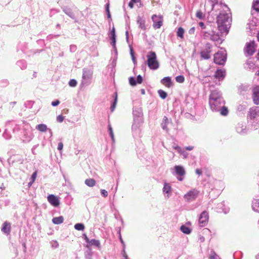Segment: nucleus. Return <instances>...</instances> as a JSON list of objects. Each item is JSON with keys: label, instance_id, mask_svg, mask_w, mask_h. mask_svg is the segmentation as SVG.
Returning a JSON list of instances; mask_svg holds the SVG:
<instances>
[{"label": "nucleus", "instance_id": "obj_1", "mask_svg": "<svg viewBox=\"0 0 259 259\" xmlns=\"http://www.w3.org/2000/svg\"><path fill=\"white\" fill-rule=\"evenodd\" d=\"M221 11L217 17L219 29L221 32L227 33L230 27L231 17L229 8L225 5H221Z\"/></svg>", "mask_w": 259, "mask_h": 259}, {"label": "nucleus", "instance_id": "obj_2", "mask_svg": "<svg viewBox=\"0 0 259 259\" xmlns=\"http://www.w3.org/2000/svg\"><path fill=\"white\" fill-rule=\"evenodd\" d=\"M225 105L222 93L218 90L211 91L209 96V105L213 112H218Z\"/></svg>", "mask_w": 259, "mask_h": 259}, {"label": "nucleus", "instance_id": "obj_3", "mask_svg": "<svg viewBox=\"0 0 259 259\" xmlns=\"http://www.w3.org/2000/svg\"><path fill=\"white\" fill-rule=\"evenodd\" d=\"M133 123L132 129L134 136H139L141 133L140 127L143 123V114L141 108H134L133 111Z\"/></svg>", "mask_w": 259, "mask_h": 259}, {"label": "nucleus", "instance_id": "obj_4", "mask_svg": "<svg viewBox=\"0 0 259 259\" xmlns=\"http://www.w3.org/2000/svg\"><path fill=\"white\" fill-rule=\"evenodd\" d=\"M146 57L147 59V64L150 69L157 70L159 68V63L155 52L152 51L148 52Z\"/></svg>", "mask_w": 259, "mask_h": 259}, {"label": "nucleus", "instance_id": "obj_5", "mask_svg": "<svg viewBox=\"0 0 259 259\" xmlns=\"http://www.w3.org/2000/svg\"><path fill=\"white\" fill-rule=\"evenodd\" d=\"M204 38L206 39H210L215 42V45H219L222 43L219 35L212 30H208L202 32Z\"/></svg>", "mask_w": 259, "mask_h": 259}, {"label": "nucleus", "instance_id": "obj_6", "mask_svg": "<svg viewBox=\"0 0 259 259\" xmlns=\"http://www.w3.org/2000/svg\"><path fill=\"white\" fill-rule=\"evenodd\" d=\"M227 59V53L226 50L221 48L214 55V62L217 64L223 65Z\"/></svg>", "mask_w": 259, "mask_h": 259}, {"label": "nucleus", "instance_id": "obj_7", "mask_svg": "<svg viewBox=\"0 0 259 259\" xmlns=\"http://www.w3.org/2000/svg\"><path fill=\"white\" fill-rule=\"evenodd\" d=\"M34 137L32 133L31 127L29 124L26 125V127L24 128L23 135L22 136L21 140L24 143L30 142Z\"/></svg>", "mask_w": 259, "mask_h": 259}, {"label": "nucleus", "instance_id": "obj_8", "mask_svg": "<svg viewBox=\"0 0 259 259\" xmlns=\"http://www.w3.org/2000/svg\"><path fill=\"white\" fill-rule=\"evenodd\" d=\"M172 173L174 175L177 176V178L179 181H182L184 180L186 171L183 166L176 165L174 166V171Z\"/></svg>", "mask_w": 259, "mask_h": 259}, {"label": "nucleus", "instance_id": "obj_9", "mask_svg": "<svg viewBox=\"0 0 259 259\" xmlns=\"http://www.w3.org/2000/svg\"><path fill=\"white\" fill-rule=\"evenodd\" d=\"M199 194V191L197 189H193L184 195V198L187 201H192L197 198Z\"/></svg>", "mask_w": 259, "mask_h": 259}, {"label": "nucleus", "instance_id": "obj_10", "mask_svg": "<svg viewBox=\"0 0 259 259\" xmlns=\"http://www.w3.org/2000/svg\"><path fill=\"white\" fill-rule=\"evenodd\" d=\"M93 75V71L91 69H84L82 76L81 83L87 85L90 83Z\"/></svg>", "mask_w": 259, "mask_h": 259}, {"label": "nucleus", "instance_id": "obj_11", "mask_svg": "<svg viewBox=\"0 0 259 259\" xmlns=\"http://www.w3.org/2000/svg\"><path fill=\"white\" fill-rule=\"evenodd\" d=\"M209 219L208 213L206 211H203L199 218L198 224L200 227H203L208 223Z\"/></svg>", "mask_w": 259, "mask_h": 259}, {"label": "nucleus", "instance_id": "obj_12", "mask_svg": "<svg viewBox=\"0 0 259 259\" xmlns=\"http://www.w3.org/2000/svg\"><path fill=\"white\" fill-rule=\"evenodd\" d=\"M255 51V45L254 41H250L246 44L244 52L246 55L251 56Z\"/></svg>", "mask_w": 259, "mask_h": 259}, {"label": "nucleus", "instance_id": "obj_13", "mask_svg": "<svg viewBox=\"0 0 259 259\" xmlns=\"http://www.w3.org/2000/svg\"><path fill=\"white\" fill-rule=\"evenodd\" d=\"M152 20L153 22V27L155 29L160 28L162 25L163 19L161 15H153L152 16Z\"/></svg>", "mask_w": 259, "mask_h": 259}, {"label": "nucleus", "instance_id": "obj_14", "mask_svg": "<svg viewBox=\"0 0 259 259\" xmlns=\"http://www.w3.org/2000/svg\"><path fill=\"white\" fill-rule=\"evenodd\" d=\"M162 193L165 198L168 199L170 197L172 193V188L169 183L166 182L164 183Z\"/></svg>", "mask_w": 259, "mask_h": 259}, {"label": "nucleus", "instance_id": "obj_15", "mask_svg": "<svg viewBox=\"0 0 259 259\" xmlns=\"http://www.w3.org/2000/svg\"><path fill=\"white\" fill-rule=\"evenodd\" d=\"M252 98L254 104H259V86H255L252 88Z\"/></svg>", "mask_w": 259, "mask_h": 259}, {"label": "nucleus", "instance_id": "obj_16", "mask_svg": "<svg viewBox=\"0 0 259 259\" xmlns=\"http://www.w3.org/2000/svg\"><path fill=\"white\" fill-rule=\"evenodd\" d=\"M47 199L49 202L54 207H57L60 204L59 198L53 194L49 195Z\"/></svg>", "mask_w": 259, "mask_h": 259}, {"label": "nucleus", "instance_id": "obj_17", "mask_svg": "<svg viewBox=\"0 0 259 259\" xmlns=\"http://www.w3.org/2000/svg\"><path fill=\"white\" fill-rule=\"evenodd\" d=\"M226 75V70L224 69H217L215 72L214 77L219 81L224 79Z\"/></svg>", "mask_w": 259, "mask_h": 259}, {"label": "nucleus", "instance_id": "obj_18", "mask_svg": "<svg viewBox=\"0 0 259 259\" xmlns=\"http://www.w3.org/2000/svg\"><path fill=\"white\" fill-rule=\"evenodd\" d=\"M211 46L209 44L206 45V51H203L200 53L201 57L204 59H208L210 58Z\"/></svg>", "mask_w": 259, "mask_h": 259}, {"label": "nucleus", "instance_id": "obj_19", "mask_svg": "<svg viewBox=\"0 0 259 259\" xmlns=\"http://www.w3.org/2000/svg\"><path fill=\"white\" fill-rule=\"evenodd\" d=\"M236 130L237 132L241 135L245 134L247 132L246 126L242 123H238L236 125Z\"/></svg>", "mask_w": 259, "mask_h": 259}, {"label": "nucleus", "instance_id": "obj_20", "mask_svg": "<svg viewBox=\"0 0 259 259\" xmlns=\"http://www.w3.org/2000/svg\"><path fill=\"white\" fill-rule=\"evenodd\" d=\"M172 148L176 150L177 152L182 156L183 158H186L188 157V153L185 151V150L182 149L181 147L178 146L174 145L172 146Z\"/></svg>", "mask_w": 259, "mask_h": 259}, {"label": "nucleus", "instance_id": "obj_21", "mask_svg": "<svg viewBox=\"0 0 259 259\" xmlns=\"http://www.w3.org/2000/svg\"><path fill=\"white\" fill-rule=\"evenodd\" d=\"M2 231L5 234L8 235L11 232V224L10 223L5 222L3 224L2 228Z\"/></svg>", "mask_w": 259, "mask_h": 259}, {"label": "nucleus", "instance_id": "obj_22", "mask_svg": "<svg viewBox=\"0 0 259 259\" xmlns=\"http://www.w3.org/2000/svg\"><path fill=\"white\" fill-rule=\"evenodd\" d=\"M161 83L168 88L170 87L172 85L171 78L169 77H164L163 79H161Z\"/></svg>", "mask_w": 259, "mask_h": 259}, {"label": "nucleus", "instance_id": "obj_23", "mask_svg": "<svg viewBox=\"0 0 259 259\" xmlns=\"http://www.w3.org/2000/svg\"><path fill=\"white\" fill-rule=\"evenodd\" d=\"M137 23L139 24V27L141 29L143 30H145L146 29L145 20L140 16H138L137 18Z\"/></svg>", "mask_w": 259, "mask_h": 259}, {"label": "nucleus", "instance_id": "obj_24", "mask_svg": "<svg viewBox=\"0 0 259 259\" xmlns=\"http://www.w3.org/2000/svg\"><path fill=\"white\" fill-rule=\"evenodd\" d=\"M209 2L212 7L211 10H214L215 7H218V9H221V5L223 4L219 3V0H209Z\"/></svg>", "mask_w": 259, "mask_h": 259}, {"label": "nucleus", "instance_id": "obj_25", "mask_svg": "<svg viewBox=\"0 0 259 259\" xmlns=\"http://www.w3.org/2000/svg\"><path fill=\"white\" fill-rule=\"evenodd\" d=\"M249 117L251 119H254L258 116L257 107L251 108L249 111Z\"/></svg>", "mask_w": 259, "mask_h": 259}, {"label": "nucleus", "instance_id": "obj_26", "mask_svg": "<svg viewBox=\"0 0 259 259\" xmlns=\"http://www.w3.org/2000/svg\"><path fill=\"white\" fill-rule=\"evenodd\" d=\"M91 246H95L98 247L99 248H100V242L99 240H96V239H91L90 241V243L88 245H87V247H89Z\"/></svg>", "mask_w": 259, "mask_h": 259}, {"label": "nucleus", "instance_id": "obj_27", "mask_svg": "<svg viewBox=\"0 0 259 259\" xmlns=\"http://www.w3.org/2000/svg\"><path fill=\"white\" fill-rule=\"evenodd\" d=\"M252 208L255 211H258L259 208V199H254L252 201Z\"/></svg>", "mask_w": 259, "mask_h": 259}, {"label": "nucleus", "instance_id": "obj_28", "mask_svg": "<svg viewBox=\"0 0 259 259\" xmlns=\"http://www.w3.org/2000/svg\"><path fill=\"white\" fill-rule=\"evenodd\" d=\"M84 183L90 187H93L96 185V181L93 179H87L85 180Z\"/></svg>", "mask_w": 259, "mask_h": 259}, {"label": "nucleus", "instance_id": "obj_29", "mask_svg": "<svg viewBox=\"0 0 259 259\" xmlns=\"http://www.w3.org/2000/svg\"><path fill=\"white\" fill-rule=\"evenodd\" d=\"M35 128L41 132H46L48 130L47 125L42 123L37 125Z\"/></svg>", "mask_w": 259, "mask_h": 259}, {"label": "nucleus", "instance_id": "obj_30", "mask_svg": "<svg viewBox=\"0 0 259 259\" xmlns=\"http://www.w3.org/2000/svg\"><path fill=\"white\" fill-rule=\"evenodd\" d=\"M64 221V218L62 216H59L58 217L54 218L52 220V222L54 224H61Z\"/></svg>", "mask_w": 259, "mask_h": 259}, {"label": "nucleus", "instance_id": "obj_31", "mask_svg": "<svg viewBox=\"0 0 259 259\" xmlns=\"http://www.w3.org/2000/svg\"><path fill=\"white\" fill-rule=\"evenodd\" d=\"M180 230L183 233L186 234H189L191 232V230L188 227L185 225L181 226L180 227Z\"/></svg>", "mask_w": 259, "mask_h": 259}, {"label": "nucleus", "instance_id": "obj_32", "mask_svg": "<svg viewBox=\"0 0 259 259\" xmlns=\"http://www.w3.org/2000/svg\"><path fill=\"white\" fill-rule=\"evenodd\" d=\"M167 123H168V118L166 116H164L163 118L162 122L161 123V126H162V128L164 130H165L166 131H168L167 128Z\"/></svg>", "mask_w": 259, "mask_h": 259}, {"label": "nucleus", "instance_id": "obj_33", "mask_svg": "<svg viewBox=\"0 0 259 259\" xmlns=\"http://www.w3.org/2000/svg\"><path fill=\"white\" fill-rule=\"evenodd\" d=\"M184 29L182 27H179L177 32V36L181 38H184Z\"/></svg>", "mask_w": 259, "mask_h": 259}, {"label": "nucleus", "instance_id": "obj_34", "mask_svg": "<svg viewBox=\"0 0 259 259\" xmlns=\"http://www.w3.org/2000/svg\"><path fill=\"white\" fill-rule=\"evenodd\" d=\"M218 112H220L221 114L223 116H226L228 113V109L225 106V105L223 106V107H221L220 110H219Z\"/></svg>", "mask_w": 259, "mask_h": 259}, {"label": "nucleus", "instance_id": "obj_35", "mask_svg": "<svg viewBox=\"0 0 259 259\" xmlns=\"http://www.w3.org/2000/svg\"><path fill=\"white\" fill-rule=\"evenodd\" d=\"M74 228L78 231H83L84 229V226L81 223H77L74 225Z\"/></svg>", "mask_w": 259, "mask_h": 259}, {"label": "nucleus", "instance_id": "obj_36", "mask_svg": "<svg viewBox=\"0 0 259 259\" xmlns=\"http://www.w3.org/2000/svg\"><path fill=\"white\" fill-rule=\"evenodd\" d=\"M17 64L22 69H25L26 68V62L24 60H21V61H18L17 63Z\"/></svg>", "mask_w": 259, "mask_h": 259}, {"label": "nucleus", "instance_id": "obj_37", "mask_svg": "<svg viewBox=\"0 0 259 259\" xmlns=\"http://www.w3.org/2000/svg\"><path fill=\"white\" fill-rule=\"evenodd\" d=\"M158 93L160 98H162V99H165L167 96V93L162 90H159L158 91Z\"/></svg>", "mask_w": 259, "mask_h": 259}, {"label": "nucleus", "instance_id": "obj_38", "mask_svg": "<svg viewBox=\"0 0 259 259\" xmlns=\"http://www.w3.org/2000/svg\"><path fill=\"white\" fill-rule=\"evenodd\" d=\"M109 36L110 39L116 38L115 29L114 27H112L110 33L109 34Z\"/></svg>", "mask_w": 259, "mask_h": 259}, {"label": "nucleus", "instance_id": "obj_39", "mask_svg": "<svg viewBox=\"0 0 259 259\" xmlns=\"http://www.w3.org/2000/svg\"><path fill=\"white\" fill-rule=\"evenodd\" d=\"M253 8L257 12H259V0H255L253 3Z\"/></svg>", "mask_w": 259, "mask_h": 259}, {"label": "nucleus", "instance_id": "obj_40", "mask_svg": "<svg viewBox=\"0 0 259 259\" xmlns=\"http://www.w3.org/2000/svg\"><path fill=\"white\" fill-rule=\"evenodd\" d=\"M209 259H220L219 256L213 251H211Z\"/></svg>", "mask_w": 259, "mask_h": 259}, {"label": "nucleus", "instance_id": "obj_41", "mask_svg": "<svg viewBox=\"0 0 259 259\" xmlns=\"http://www.w3.org/2000/svg\"><path fill=\"white\" fill-rule=\"evenodd\" d=\"M129 82L131 85L135 86L137 83L136 78L133 77H131L129 78Z\"/></svg>", "mask_w": 259, "mask_h": 259}, {"label": "nucleus", "instance_id": "obj_42", "mask_svg": "<svg viewBox=\"0 0 259 259\" xmlns=\"http://www.w3.org/2000/svg\"><path fill=\"white\" fill-rule=\"evenodd\" d=\"M116 103H117V95L116 94L114 101L113 102V103L111 106V108H110L111 112H113L114 110L116 105Z\"/></svg>", "mask_w": 259, "mask_h": 259}, {"label": "nucleus", "instance_id": "obj_43", "mask_svg": "<svg viewBox=\"0 0 259 259\" xmlns=\"http://www.w3.org/2000/svg\"><path fill=\"white\" fill-rule=\"evenodd\" d=\"M176 80L179 83H182L184 81V77L183 76L180 75L176 77Z\"/></svg>", "mask_w": 259, "mask_h": 259}, {"label": "nucleus", "instance_id": "obj_44", "mask_svg": "<svg viewBox=\"0 0 259 259\" xmlns=\"http://www.w3.org/2000/svg\"><path fill=\"white\" fill-rule=\"evenodd\" d=\"M51 246L53 248H57L59 246V243L56 240H53L51 242Z\"/></svg>", "mask_w": 259, "mask_h": 259}, {"label": "nucleus", "instance_id": "obj_45", "mask_svg": "<svg viewBox=\"0 0 259 259\" xmlns=\"http://www.w3.org/2000/svg\"><path fill=\"white\" fill-rule=\"evenodd\" d=\"M69 85L71 87H74L77 85V81L74 79H71L69 82Z\"/></svg>", "mask_w": 259, "mask_h": 259}, {"label": "nucleus", "instance_id": "obj_46", "mask_svg": "<svg viewBox=\"0 0 259 259\" xmlns=\"http://www.w3.org/2000/svg\"><path fill=\"white\" fill-rule=\"evenodd\" d=\"M196 16L200 19H203L204 18V15L200 11L197 12Z\"/></svg>", "mask_w": 259, "mask_h": 259}, {"label": "nucleus", "instance_id": "obj_47", "mask_svg": "<svg viewBox=\"0 0 259 259\" xmlns=\"http://www.w3.org/2000/svg\"><path fill=\"white\" fill-rule=\"evenodd\" d=\"M3 136L5 139L7 140L10 139L11 137V135L7 132L6 130L4 132Z\"/></svg>", "mask_w": 259, "mask_h": 259}, {"label": "nucleus", "instance_id": "obj_48", "mask_svg": "<svg viewBox=\"0 0 259 259\" xmlns=\"http://www.w3.org/2000/svg\"><path fill=\"white\" fill-rule=\"evenodd\" d=\"M108 192L104 190V189H101V195L104 197H106L108 196Z\"/></svg>", "mask_w": 259, "mask_h": 259}, {"label": "nucleus", "instance_id": "obj_49", "mask_svg": "<svg viewBox=\"0 0 259 259\" xmlns=\"http://www.w3.org/2000/svg\"><path fill=\"white\" fill-rule=\"evenodd\" d=\"M37 177V172L36 171L33 172L31 176V184H32L35 180L36 178Z\"/></svg>", "mask_w": 259, "mask_h": 259}, {"label": "nucleus", "instance_id": "obj_50", "mask_svg": "<svg viewBox=\"0 0 259 259\" xmlns=\"http://www.w3.org/2000/svg\"><path fill=\"white\" fill-rule=\"evenodd\" d=\"M64 118L62 115H58L57 117V121L59 122H62L63 121Z\"/></svg>", "mask_w": 259, "mask_h": 259}, {"label": "nucleus", "instance_id": "obj_51", "mask_svg": "<svg viewBox=\"0 0 259 259\" xmlns=\"http://www.w3.org/2000/svg\"><path fill=\"white\" fill-rule=\"evenodd\" d=\"M130 54H131V55L132 56L133 62L134 63H135V62H136V58H135V57L134 56V52H133V49L132 48H131Z\"/></svg>", "mask_w": 259, "mask_h": 259}, {"label": "nucleus", "instance_id": "obj_52", "mask_svg": "<svg viewBox=\"0 0 259 259\" xmlns=\"http://www.w3.org/2000/svg\"><path fill=\"white\" fill-rule=\"evenodd\" d=\"M143 81V78L141 75H139L137 77V83H141Z\"/></svg>", "mask_w": 259, "mask_h": 259}, {"label": "nucleus", "instance_id": "obj_53", "mask_svg": "<svg viewBox=\"0 0 259 259\" xmlns=\"http://www.w3.org/2000/svg\"><path fill=\"white\" fill-rule=\"evenodd\" d=\"M60 103V101L58 100L55 101H53L52 103H51V105L53 106H56L57 105H58Z\"/></svg>", "mask_w": 259, "mask_h": 259}, {"label": "nucleus", "instance_id": "obj_54", "mask_svg": "<svg viewBox=\"0 0 259 259\" xmlns=\"http://www.w3.org/2000/svg\"><path fill=\"white\" fill-rule=\"evenodd\" d=\"M63 148V144L62 142H60L58 143V150H59V151H61L62 150Z\"/></svg>", "mask_w": 259, "mask_h": 259}, {"label": "nucleus", "instance_id": "obj_55", "mask_svg": "<svg viewBox=\"0 0 259 259\" xmlns=\"http://www.w3.org/2000/svg\"><path fill=\"white\" fill-rule=\"evenodd\" d=\"M111 40V44L114 48H115L116 38L110 39Z\"/></svg>", "mask_w": 259, "mask_h": 259}, {"label": "nucleus", "instance_id": "obj_56", "mask_svg": "<svg viewBox=\"0 0 259 259\" xmlns=\"http://www.w3.org/2000/svg\"><path fill=\"white\" fill-rule=\"evenodd\" d=\"M195 30V27H193L191 28L189 30V34H194Z\"/></svg>", "mask_w": 259, "mask_h": 259}, {"label": "nucleus", "instance_id": "obj_57", "mask_svg": "<svg viewBox=\"0 0 259 259\" xmlns=\"http://www.w3.org/2000/svg\"><path fill=\"white\" fill-rule=\"evenodd\" d=\"M110 136L111 138V140L113 143L115 142V139L114 136L113 132L109 133Z\"/></svg>", "mask_w": 259, "mask_h": 259}, {"label": "nucleus", "instance_id": "obj_58", "mask_svg": "<svg viewBox=\"0 0 259 259\" xmlns=\"http://www.w3.org/2000/svg\"><path fill=\"white\" fill-rule=\"evenodd\" d=\"M83 236H84V238L85 242H87L89 244L91 240H90L88 238V237H87V236L85 234H84Z\"/></svg>", "mask_w": 259, "mask_h": 259}, {"label": "nucleus", "instance_id": "obj_59", "mask_svg": "<svg viewBox=\"0 0 259 259\" xmlns=\"http://www.w3.org/2000/svg\"><path fill=\"white\" fill-rule=\"evenodd\" d=\"M193 148H194L193 146H189L186 147L185 149L187 150H188V151H191V150H193Z\"/></svg>", "mask_w": 259, "mask_h": 259}, {"label": "nucleus", "instance_id": "obj_60", "mask_svg": "<svg viewBox=\"0 0 259 259\" xmlns=\"http://www.w3.org/2000/svg\"><path fill=\"white\" fill-rule=\"evenodd\" d=\"M106 11H107V14H108V18H110L111 17V15L110 14V12H109V7H108V5L107 6Z\"/></svg>", "mask_w": 259, "mask_h": 259}, {"label": "nucleus", "instance_id": "obj_61", "mask_svg": "<svg viewBox=\"0 0 259 259\" xmlns=\"http://www.w3.org/2000/svg\"><path fill=\"white\" fill-rule=\"evenodd\" d=\"M195 171L196 173L199 176H200L202 174V171L199 169H196Z\"/></svg>", "mask_w": 259, "mask_h": 259}, {"label": "nucleus", "instance_id": "obj_62", "mask_svg": "<svg viewBox=\"0 0 259 259\" xmlns=\"http://www.w3.org/2000/svg\"><path fill=\"white\" fill-rule=\"evenodd\" d=\"M199 25L201 27V28H202V29L205 28V25H204V23L200 22L199 23Z\"/></svg>", "mask_w": 259, "mask_h": 259}, {"label": "nucleus", "instance_id": "obj_63", "mask_svg": "<svg viewBox=\"0 0 259 259\" xmlns=\"http://www.w3.org/2000/svg\"><path fill=\"white\" fill-rule=\"evenodd\" d=\"M108 131H109V133L113 132V130H112V127L111 124H109L108 125Z\"/></svg>", "mask_w": 259, "mask_h": 259}, {"label": "nucleus", "instance_id": "obj_64", "mask_svg": "<svg viewBox=\"0 0 259 259\" xmlns=\"http://www.w3.org/2000/svg\"><path fill=\"white\" fill-rule=\"evenodd\" d=\"M134 3L132 2V1H130V2L128 3V6L131 8H133L134 7Z\"/></svg>", "mask_w": 259, "mask_h": 259}]
</instances>
